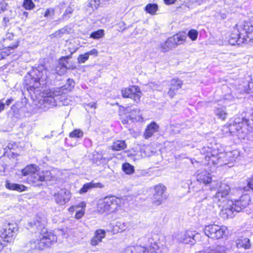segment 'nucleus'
<instances>
[{"label":"nucleus","instance_id":"f8f14e48","mask_svg":"<svg viewBox=\"0 0 253 253\" xmlns=\"http://www.w3.org/2000/svg\"><path fill=\"white\" fill-rule=\"evenodd\" d=\"M106 231L104 229H98L95 231L93 236L90 240L91 246H96L102 242L103 239L106 237Z\"/></svg>","mask_w":253,"mask_h":253},{"label":"nucleus","instance_id":"9b49d317","mask_svg":"<svg viewBox=\"0 0 253 253\" xmlns=\"http://www.w3.org/2000/svg\"><path fill=\"white\" fill-rule=\"evenodd\" d=\"M183 84V81L178 78H173L171 79L169 85L168 95L170 98L174 97L176 95L177 91L182 87Z\"/></svg>","mask_w":253,"mask_h":253},{"label":"nucleus","instance_id":"c03bdc74","mask_svg":"<svg viewBox=\"0 0 253 253\" xmlns=\"http://www.w3.org/2000/svg\"><path fill=\"white\" fill-rule=\"evenodd\" d=\"M213 156V155L212 154L211 152L209 153L207 152V154L205 156V159L206 161H207L208 162V164H209V163H210L211 158Z\"/></svg>","mask_w":253,"mask_h":253},{"label":"nucleus","instance_id":"a19ab883","mask_svg":"<svg viewBox=\"0 0 253 253\" xmlns=\"http://www.w3.org/2000/svg\"><path fill=\"white\" fill-rule=\"evenodd\" d=\"M27 189V187L23 185L17 184V191L19 192H22L26 190Z\"/></svg>","mask_w":253,"mask_h":253},{"label":"nucleus","instance_id":"f257e3e1","mask_svg":"<svg viewBox=\"0 0 253 253\" xmlns=\"http://www.w3.org/2000/svg\"><path fill=\"white\" fill-rule=\"evenodd\" d=\"M227 41L232 45L253 43V20L236 24L228 32Z\"/></svg>","mask_w":253,"mask_h":253},{"label":"nucleus","instance_id":"e433bc0d","mask_svg":"<svg viewBox=\"0 0 253 253\" xmlns=\"http://www.w3.org/2000/svg\"><path fill=\"white\" fill-rule=\"evenodd\" d=\"M5 187L8 189L16 190V184L11 183L8 180L6 181Z\"/></svg>","mask_w":253,"mask_h":253},{"label":"nucleus","instance_id":"c85d7f7f","mask_svg":"<svg viewBox=\"0 0 253 253\" xmlns=\"http://www.w3.org/2000/svg\"><path fill=\"white\" fill-rule=\"evenodd\" d=\"M74 52H71L70 54L67 56H62L59 58V64L64 68L67 69V64H69V60L72 57Z\"/></svg>","mask_w":253,"mask_h":253},{"label":"nucleus","instance_id":"bb28decb","mask_svg":"<svg viewBox=\"0 0 253 253\" xmlns=\"http://www.w3.org/2000/svg\"><path fill=\"white\" fill-rule=\"evenodd\" d=\"M172 47H174L173 45L172 42L169 38L164 42L161 44L160 46L161 50L162 52H165L169 51Z\"/></svg>","mask_w":253,"mask_h":253},{"label":"nucleus","instance_id":"a18cd8bd","mask_svg":"<svg viewBox=\"0 0 253 253\" xmlns=\"http://www.w3.org/2000/svg\"><path fill=\"white\" fill-rule=\"evenodd\" d=\"M176 0H164V1L166 4L170 5L174 3Z\"/></svg>","mask_w":253,"mask_h":253},{"label":"nucleus","instance_id":"a211bd4d","mask_svg":"<svg viewBox=\"0 0 253 253\" xmlns=\"http://www.w3.org/2000/svg\"><path fill=\"white\" fill-rule=\"evenodd\" d=\"M104 187V185L102 183H94L93 181H91L84 184L82 187L79 190V193L80 194H83L86 193L88 190L92 188H103Z\"/></svg>","mask_w":253,"mask_h":253},{"label":"nucleus","instance_id":"09e8293b","mask_svg":"<svg viewBox=\"0 0 253 253\" xmlns=\"http://www.w3.org/2000/svg\"><path fill=\"white\" fill-rule=\"evenodd\" d=\"M13 100H14L13 99H9L5 101V103H4L5 107L9 106L10 105V104H11L12 102L13 101Z\"/></svg>","mask_w":253,"mask_h":253},{"label":"nucleus","instance_id":"ea45409f","mask_svg":"<svg viewBox=\"0 0 253 253\" xmlns=\"http://www.w3.org/2000/svg\"><path fill=\"white\" fill-rule=\"evenodd\" d=\"M139 110L138 109H134L133 110H132L131 112H130V113H132V114L133 115V113H134L135 114V115L133 116V117H132L131 116V115L130 116V119H137V116L138 117V113H139Z\"/></svg>","mask_w":253,"mask_h":253},{"label":"nucleus","instance_id":"6e6d98bb","mask_svg":"<svg viewBox=\"0 0 253 253\" xmlns=\"http://www.w3.org/2000/svg\"><path fill=\"white\" fill-rule=\"evenodd\" d=\"M70 68L71 69H76V67L75 66H74V67L72 66Z\"/></svg>","mask_w":253,"mask_h":253},{"label":"nucleus","instance_id":"ddd939ff","mask_svg":"<svg viewBox=\"0 0 253 253\" xmlns=\"http://www.w3.org/2000/svg\"><path fill=\"white\" fill-rule=\"evenodd\" d=\"M159 129V126L154 122H151L148 124L143 133V136L145 139H149L151 137L153 134L158 132Z\"/></svg>","mask_w":253,"mask_h":253},{"label":"nucleus","instance_id":"4468645a","mask_svg":"<svg viewBox=\"0 0 253 253\" xmlns=\"http://www.w3.org/2000/svg\"><path fill=\"white\" fill-rule=\"evenodd\" d=\"M169 38L175 47L178 45L184 44L186 41L187 37L184 32H180L174 34Z\"/></svg>","mask_w":253,"mask_h":253},{"label":"nucleus","instance_id":"b1692460","mask_svg":"<svg viewBox=\"0 0 253 253\" xmlns=\"http://www.w3.org/2000/svg\"><path fill=\"white\" fill-rule=\"evenodd\" d=\"M142 253H157V251L159 249L158 245L153 243L148 247H141Z\"/></svg>","mask_w":253,"mask_h":253},{"label":"nucleus","instance_id":"de8ad7c7","mask_svg":"<svg viewBox=\"0 0 253 253\" xmlns=\"http://www.w3.org/2000/svg\"><path fill=\"white\" fill-rule=\"evenodd\" d=\"M5 166L3 165L0 164V175H2L3 172H4Z\"/></svg>","mask_w":253,"mask_h":253},{"label":"nucleus","instance_id":"7ed1b4c3","mask_svg":"<svg viewBox=\"0 0 253 253\" xmlns=\"http://www.w3.org/2000/svg\"><path fill=\"white\" fill-rule=\"evenodd\" d=\"M40 239L33 241L36 249L43 251L50 248L57 241V237L54 232L48 229L43 225L42 226Z\"/></svg>","mask_w":253,"mask_h":253},{"label":"nucleus","instance_id":"dca6fc26","mask_svg":"<svg viewBox=\"0 0 253 253\" xmlns=\"http://www.w3.org/2000/svg\"><path fill=\"white\" fill-rule=\"evenodd\" d=\"M80 207H81L82 209L80 210L77 211L75 215V217L77 219H81L84 216L85 214V203L82 202L79 204L73 205L68 209V211L70 212H73L75 211L76 210L79 209Z\"/></svg>","mask_w":253,"mask_h":253},{"label":"nucleus","instance_id":"9d476101","mask_svg":"<svg viewBox=\"0 0 253 253\" xmlns=\"http://www.w3.org/2000/svg\"><path fill=\"white\" fill-rule=\"evenodd\" d=\"M251 198L248 194H245L242 195L239 198L235 200L232 203L234 207V210L237 212H240L244 209H246L250 205Z\"/></svg>","mask_w":253,"mask_h":253},{"label":"nucleus","instance_id":"f03ea898","mask_svg":"<svg viewBox=\"0 0 253 253\" xmlns=\"http://www.w3.org/2000/svg\"><path fill=\"white\" fill-rule=\"evenodd\" d=\"M21 171L22 176H27V182L34 186H39L43 182L54 179V176L50 170L41 171L39 167L36 164L28 165Z\"/></svg>","mask_w":253,"mask_h":253},{"label":"nucleus","instance_id":"72a5a7b5","mask_svg":"<svg viewBox=\"0 0 253 253\" xmlns=\"http://www.w3.org/2000/svg\"><path fill=\"white\" fill-rule=\"evenodd\" d=\"M216 111V115L220 119L224 121L226 119L227 113L225 110L221 108H217Z\"/></svg>","mask_w":253,"mask_h":253},{"label":"nucleus","instance_id":"a878e982","mask_svg":"<svg viewBox=\"0 0 253 253\" xmlns=\"http://www.w3.org/2000/svg\"><path fill=\"white\" fill-rule=\"evenodd\" d=\"M144 10L147 13L153 15L156 14L158 6L156 3H148L145 6Z\"/></svg>","mask_w":253,"mask_h":253},{"label":"nucleus","instance_id":"aec40b11","mask_svg":"<svg viewBox=\"0 0 253 253\" xmlns=\"http://www.w3.org/2000/svg\"><path fill=\"white\" fill-rule=\"evenodd\" d=\"M127 148V144L125 140H115L110 146V149L114 152L124 151Z\"/></svg>","mask_w":253,"mask_h":253},{"label":"nucleus","instance_id":"cd10ccee","mask_svg":"<svg viewBox=\"0 0 253 253\" xmlns=\"http://www.w3.org/2000/svg\"><path fill=\"white\" fill-rule=\"evenodd\" d=\"M68 32L67 29L65 28H61L55 31L49 35L51 39H58L61 38L63 35L68 34Z\"/></svg>","mask_w":253,"mask_h":253},{"label":"nucleus","instance_id":"7c9ffc66","mask_svg":"<svg viewBox=\"0 0 253 253\" xmlns=\"http://www.w3.org/2000/svg\"><path fill=\"white\" fill-rule=\"evenodd\" d=\"M84 132L80 129H75L70 132L69 136L71 138H79L84 136Z\"/></svg>","mask_w":253,"mask_h":253},{"label":"nucleus","instance_id":"f3484780","mask_svg":"<svg viewBox=\"0 0 253 253\" xmlns=\"http://www.w3.org/2000/svg\"><path fill=\"white\" fill-rule=\"evenodd\" d=\"M197 180L200 183L208 185L212 182L211 174L208 171H203L197 175Z\"/></svg>","mask_w":253,"mask_h":253},{"label":"nucleus","instance_id":"79ce46f5","mask_svg":"<svg viewBox=\"0 0 253 253\" xmlns=\"http://www.w3.org/2000/svg\"><path fill=\"white\" fill-rule=\"evenodd\" d=\"M2 238H4V241H6L7 242H10L12 238V234L9 235V232H8V234H3Z\"/></svg>","mask_w":253,"mask_h":253},{"label":"nucleus","instance_id":"473e14b6","mask_svg":"<svg viewBox=\"0 0 253 253\" xmlns=\"http://www.w3.org/2000/svg\"><path fill=\"white\" fill-rule=\"evenodd\" d=\"M199 33L197 30L191 29L188 32V36L192 41H195L197 39Z\"/></svg>","mask_w":253,"mask_h":253},{"label":"nucleus","instance_id":"6e6552de","mask_svg":"<svg viewBox=\"0 0 253 253\" xmlns=\"http://www.w3.org/2000/svg\"><path fill=\"white\" fill-rule=\"evenodd\" d=\"M24 87L29 92H34L36 89L41 86V79L40 78H36L31 74L25 77L23 83Z\"/></svg>","mask_w":253,"mask_h":253},{"label":"nucleus","instance_id":"4c0bfd02","mask_svg":"<svg viewBox=\"0 0 253 253\" xmlns=\"http://www.w3.org/2000/svg\"><path fill=\"white\" fill-rule=\"evenodd\" d=\"M73 11H74V9L71 6H68L66 9V10L63 14V16H68L69 15L72 14Z\"/></svg>","mask_w":253,"mask_h":253},{"label":"nucleus","instance_id":"8fccbe9b","mask_svg":"<svg viewBox=\"0 0 253 253\" xmlns=\"http://www.w3.org/2000/svg\"><path fill=\"white\" fill-rule=\"evenodd\" d=\"M5 108V104L4 103L0 101V112L3 111Z\"/></svg>","mask_w":253,"mask_h":253},{"label":"nucleus","instance_id":"f704fd0d","mask_svg":"<svg viewBox=\"0 0 253 253\" xmlns=\"http://www.w3.org/2000/svg\"><path fill=\"white\" fill-rule=\"evenodd\" d=\"M100 3V0H90L88 3V7L92 10H95L98 8Z\"/></svg>","mask_w":253,"mask_h":253},{"label":"nucleus","instance_id":"37998d69","mask_svg":"<svg viewBox=\"0 0 253 253\" xmlns=\"http://www.w3.org/2000/svg\"><path fill=\"white\" fill-rule=\"evenodd\" d=\"M14 37V33L8 31L7 33V34H6L5 38H6V39L12 40L13 39Z\"/></svg>","mask_w":253,"mask_h":253},{"label":"nucleus","instance_id":"58836bf2","mask_svg":"<svg viewBox=\"0 0 253 253\" xmlns=\"http://www.w3.org/2000/svg\"><path fill=\"white\" fill-rule=\"evenodd\" d=\"M7 4L4 1H0V12L6 9Z\"/></svg>","mask_w":253,"mask_h":253},{"label":"nucleus","instance_id":"c9c22d12","mask_svg":"<svg viewBox=\"0 0 253 253\" xmlns=\"http://www.w3.org/2000/svg\"><path fill=\"white\" fill-rule=\"evenodd\" d=\"M55 14V9L54 8H48L46 9L43 16L45 18L51 17Z\"/></svg>","mask_w":253,"mask_h":253},{"label":"nucleus","instance_id":"3c124183","mask_svg":"<svg viewBox=\"0 0 253 253\" xmlns=\"http://www.w3.org/2000/svg\"><path fill=\"white\" fill-rule=\"evenodd\" d=\"M23 14L24 16H25V18H28V15H29V14H28V12L24 11V12H23Z\"/></svg>","mask_w":253,"mask_h":253},{"label":"nucleus","instance_id":"20e7f679","mask_svg":"<svg viewBox=\"0 0 253 253\" xmlns=\"http://www.w3.org/2000/svg\"><path fill=\"white\" fill-rule=\"evenodd\" d=\"M119 199L115 196H106L97 205V211L101 214L113 212L119 207Z\"/></svg>","mask_w":253,"mask_h":253},{"label":"nucleus","instance_id":"412c9836","mask_svg":"<svg viewBox=\"0 0 253 253\" xmlns=\"http://www.w3.org/2000/svg\"><path fill=\"white\" fill-rule=\"evenodd\" d=\"M236 247L238 249L248 250L251 248L250 240L248 238L241 237L236 241Z\"/></svg>","mask_w":253,"mask_h":253},{"label":"nucleus","instance_id":"864d4df0","mask_svg":"<svg viewBox=\"0 0 253 253\" xmlns=\"http://www.w3.org/2000/svg\"><path fill=\"white\" fill-rule=\"evenodd\" d=\"M11 110H12L13 112V113H15V105L14 104L12 105V106L11 107Z\"/></svg>","mask_w":253,"mask_h":253},{"label":"nucleus","instance_id":"393cba45","mask_svg":"<svg viewBox=\"0 0 253 253\" xmlns=\"http://www.w3.org/2000/svg\"><path fill=\"white\" fill-rule=\"evenodd\" d=\"M122 170L127 175L132 174L135 171L134 166L127 162L122 164Z\"/></svg>","mask_w":253,"mask_h":253},{"label":"nucleus","instance_id":"5fc2aeb1","mask_svg":"<svg viewBox=\"0 0 253 253\" xmlns=\"http://www.w3.org/2000/svg\"><path fill=\"white\" fill-rule=\"evenodd\" d=\"M7 147H8V149H13L12 145L9 144V145L7 146Z\"/></svg>","mask_w":253,"mask_h":253},{"label":"nucleus","instance_id":"2eb2a0df","mask_svg":"<svg viewBox=\"0 0 253 253\" xmlns=\"http://www.w3.org/2000/svg\"><path fill=\"white\" fill-rule=\"evenodd\" d=\"M231 188L228 185H224L216 193L215 197L218 202L224 201L227 199L230 193Z\"/></svg>","mask_w":253,"mask_h":253},{"label":"nucleus","instance_id":"6ab92c4d","mask_svg":"<svg viewBox=\"0 0 253 253\" xmlns=\"http://www.w3.org/2000/svg\"><path fill=\"white\" fill-rule=\"evenodd\" d=\"M98 55V50L95 48L92 49L90 51L80 54L77 58L78 62L79 64L84 63L88 60L89 55H93L96 57Z\"/></svg>","mask_w":253,"mask_h":253},{"label":"nucleus","instance_id":"39448f33","mask_svg":"<svg viewBox=\"0 0 253 253\" xmlns=\"http://www.w3.org/2000/svg\"><path fill=\"white\" fill-rule=\"evenodd\" d=\"M228 228L224 225H219L213 223L205 226L204 232L209 238L213 240H218L226 236Z\"/></svg>","mask_w":253,"mask_h":253},{"label":"nucleus","instance_id":"423d86ee","mask_svg":"<svg viewBox=\"0 0 253 253\" xmlns=\"http://www.w3.org/2000/svg\"><path fill=\"white\" fill-rule=\"evenodd\" d=\"M121 92L124 98H130L136 103L140 102L141 97L142 95L140 87L136 85H131L123 88Z\"/></svg>","mask_w":253,"mask_h":253},{"label":"nucleus","instance_id":"49530a36","mask_svg":"<svg viewBox=\"0 0 253 253\" xmlns=\"http://www.w3.org/2000/svg\"><path fill=\"white\" fill-rule=\"evenodd\" d=\"M10 18L8 17H4L3 20V24L5 27L7 26V23L9 22Z\"/></svg>","mask_w":253,"mask_h":253},{"label":"nucleus","instance_id":"4be33fe9","mask_svg":"<svg viewBox=\"0 0 253 253\" xmlns=\"http://www.w3.org/2000/svg\"><path fill=\"white\" fill-rule=\"evenodd\" d=\"M234 209V207L232 204L229 207L223 208L220 211L221 216L225 219L233 217L234 216V212L236 211Z\"/></svg>","mask_w":253,"mask_h":253},{"label":"nucleus","instance_id":"4d7b16f0","mask_svg":"<svg viewBox=\"0 0 253 253\" xmlns=\"http://www.w3.org/2000/svg\"><path fill=\"white\" fill-rule=\"evenodd\" d=\"M101 160H102L103 158H102V157L100 158ZM103 160H105V158H103Z\"/></svg>","mask_w":253,"mask_h":253},{"label":"nucleus","instance_id":"c756f323","mask_svg":"<svg viewBox=\"0 0 253 253\" xmlns=\"http://www.w3.org/2000/svg\"><path fill=\"white\" fill-rule=\"evenodd\" d=\"M104 30L103 29H98L92 32L89 35V38L94 40H98L103 38L104 36Z\"/></svg>","mask_w":253,"mask_h":253},{"label":"nucleus","instance_id":"2f4dec72","mask_svg":"<svg viewBox=\"0 0 253 253\" xmlns=\"http://www.w3.org/2000/svg\"><path fill=\"white\" fill-rule=\"evenodd\" d=\"M22 6L26 10H32L35 7V4L32 0H24Z\"/></svg>","mask_w":253,"mask_h":253},{"label":"nucleus","instance_id":"603ef678","mask_svg":"<svg viewBox=\"0 0 253 253\" xmlns=\"http://www.w3.org/2000/svg\"><path fill=\"white\" fill-rule=\"evenodd\" d=\"M122 123L123 124H126L127 123V120L126 119H124L122 120Z\"/></svg>","mask_w":253,"mask_h":253},{"label":"nucleus","instance_id":"5701e85b","mask_svg":"<svg viewBox=\"0 0 253 253\" xmlns=\"http://www.w3.org/2000/svg\"><path fill=\"white\" fill-rule=\"evenodd\" d=\"M195 236L194 232L192 230H187L181 237L182 242L184 244L192 243Z\"/></svg>","mask_w":253,"mask_h":253},{"label":"nucleus","instance_id":"0eeeda50","mask_svg":"<svg viewBox=\"0 0 253 253\" xmlns=\"http://www.w3.org/2000/svg\"><path fill=\"white\" fill-rule=\"evenodd\" d=\"M154 193L152 198L153 205L159 206L168 199L166 195L167 187L162 183H159L154 186Z\"/></svg>","mask_w":253,"mask_h":253},{"label":"nucleus","instance_id":"13d9d810","mask_svg":"<svg viewBox=\"0 0 253 253\" xmlns=\"http://www.w3.org/2000/svg\"><path fill=\"white\" fill-rule=\"evenodd\" d=\"M35 0V1H39V0Z\"/></svg>","mask_w":253,"mask_h":253},{"label":"nucleus","instance_id":"1a4fd4ad","mask_svg":"<svg viewBox=\"0 0 253 253\" xmlns=\"http://www.w3.org/2000/svg\"><path fill=\"white\" fill-rule=\"evenodd\" d=\"M72 194L71 191L65 188H61L59 191L53 195L56 204L63 205L68 202L71 199Z\"/></svg>","mask_w":253,"mask_h":253}]
</instances>
